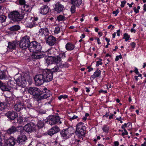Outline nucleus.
<instances>
[{
	"instance_id": "46",
	"label": "nucleus",
	"mask_w": 146,
	"mask_h": 146,
	"mask_svg": "<svg viewBox=\"0 0 146 146\" xmlns=\"http://www.w3.org/2000/svg\"><path fill=\"white\" fill-rule=\"evenodd\" d=\"M23 6L25 11L27 12L29 11L30 9V6L29 5H27L25 4Z\"/></svg>"
},
{
	"instance_id": "36",
	"label": "nucleus",
	"mask_w": 146,
	"mask_h": 146,
	"mask_svg": "<svg viewBox=\"0 0 146 146\" xmlns=\"http://www.w3.org/2000/svg\"><path fill=\"white\" fill-rule=\"evenodd\" d=\"M69 132L70 136L72 134L74 133L75 131L74 128L72 127H68L66 129Z\"/></svg>"
},
{
	"instance_id": "16",
	"label": "nucleus",
	"mask_w": 146,
	"mask_h": 146,
	"mask_svg": "<svg viewBox=\"0 0 146 146\" xmlns=\"http://www.w3.org/2000/svg\"><path fill=\"white\" fill-rule=\"evenodd\" d=\"M56 61V64H58L61 61L62 59H64L66 57V54L64 52H61L57 56H54Z\"/></svg>"
},
{
	"instance_id": "23",
	"label": "nucleus",
	"mask_w": 146,
	"mask_h": 146,
	"mask_svg": "<svg viewBox=\"0 0 146 146\" xmlns=\"http://www.w3.org/2000/svg\"><path fill=\"white\" fill-rule=\"evenodd\" d=\"M60 133L64 139H67L70 136L69 132L66 129H64L61 131Z\"/></svg>"
},
{
	"instance_id": "47",
	"label": "nucleus",
	"mask_w": 146,
	"mask_h": 146,
	"mask_svg": "<svg viewBox=\"0 0 146 146\" xmlns=\"http://www.w3.org/2000/svg\"><path fill=\"white\" fill-rule=\"evenodd\" d=\"M19 4L21 5L24 6L26 3L25 0H18Z\"/></svg>"
},
{
	"instance_id": "60",
	"label": "nucleus",
	"mask_w": 146,
	"mask_h": 146,
	"mask_svg": "<svg viewBox=\"0 0 146 146\" xmlns=\"http://www.w3.org/2000/svg\"><path fill=\"white\" fill-rule=\"evenodd\" d=\"M114 145L113 146H118L119 145V142L118 141H115L114 142Z\"/></svg>"
},
{
	"instance_id": "10",
	"label": "nucleus",
	"mask_w": 146,
	"mask_h": 146,
	"mask_svg": "<svg viewBox=\"0 0 146 146\" xmlns=\"http://www.w3.org/2000/svg\"><path fill=\"white\" fill-rule=\"evenodd\" d=\"M5 115L11 120H14L18 116L17 113L14 111H9L5 114Z\"/></svg>"
},
{
	"instance_id": "39",
	"label": "nucleus",
	"mask_w": 146,
	"mask_h": 146,
	"mask_svg": "<svg viewBox=\"0 0 146 146\" xmlns=\"http://www.w3.org/2000/svg\"><path fill=\"white\" fill-rule=\"evenodd\" d=\"M57 19L58 21H62L66 20V18L64 16L60 15L57 17Z\"/></svg>"
},
{
	"instance_id": "8",
	"label": "nucleus",
	"mask_w": 146,
	"mask_h": 146,
	"mask_svg": "<svg viewBox=\"0 0 146 146\" xmlns=\"http://www.w3.org/2000/svg\"><path fill=\"white\" fill-rule=\"evenodd\" d=\"M16 84L19 86L24 88L27 84V82L25 78H22V76H21L17 79Z\"/></svg>"
},
{
	"instance_id": "31",
	"label": "nucleus",
	"mask_w": 146,
	"mask_h": 146,
	"mask_svg": "<svg viewBox=\"0 0 146 146\" xmlns=\"http://www.w3.org/2000/svg\"><path fill=\"white\" fill-rule=\"evenodd\" d=\"M101 73V71L98 69H97V70L94 72V74L91 77L94 78L98 77L100 76Z\"/></svg>"
},
{
	"instance_id": "44",
	"label": "nucleus",
	"mask_w": 146,
	"mask_h": 146,
	"mask_svg": "<svg viewBox=\"0 0 146 146\" xmlns=\"http://www.w3.org/2000/svg\"><path fill=\"white\" fill-rule=\"evenodd\" d=\"M6 141L1 140L0 141V146H7L8 145L7 143H6Z\"/></svg>"
},
{
	"instance_id": "25",
	"label": "nucleus",
	"mask_w": 146,
	"mask_h": 146,
	"mask_svg": "<svg viewBox=\"0 0 146 146\" xmlns=\"http://www.w3.org/2000/svg\"><path fill=\"white\" fill-rule=\"evenodd\" d=\"M17 130V129L15 127L12 126L7 130V132L9 134H11L15 133Z\"/></svg>"
},
{
	"instance_id": "59",
	"label": "nucleus",
	"mask_w": 146,
	"mask_h": 146,
	"mask_svg": "<svg viewBox=\"0 0 146 146\" xmlns=\"http://www.w3.org/2000/svg\"><path fill=\"white\" fill-rule=\"evenodd\" d=\"M103 131L105 132H107L108 131V129L107 127H104L103 128Z\"/></svg>"
},
{
	"instance_id": "11",
	"label": "nucleus",
	"mask_w": 146,
	"mask_h": 146,
	"mask_svg": "<svg viewBox=\"0 0 146 146\" xmlns=\"http://www.w3.org/2000/svg\"><path fill=\"white\" fill-rule=\"evenodd\" d=\"M56 38L50 35L47 38L46 40V43L50 46L54 45L56 43Z\"/></svg>"
},
{
	"instance_id": "1",
	"label": "nucleus",
	"mask_w": 146,
	"mask_h": 146,
	"mask_svg": "<svg viewBox=\"0 0 146 146\" xmlns=\"http://www.w3.org/2000/svg\"><path fill=\"white\" fill-rule=\"evenodd\" d=\"M53 78L52 72L50 70L47 69L43 70L40 74L36 75L34 80L36 85L38 86L41 85L45 82L52 81Z\"/></svg>"
},
{
	"instance_id": "2",
	"label": "nucleus",
	"mask_w": 146,
	"mask_h": 146,
	"mask_svg": "<svg viewBox=\"0 0 146 146\" xmlns=\"http://www.w3.org/2000/svg\"><path fill=\"white\" fill-rule=\"evenodd\" d=\"M28 49L31 52L40 51L41 50L42 46L40 43L36 41H32L30 43Z\"/></svg>"
},
{
	"instance_id": "4",
	"label": "nucleus",
	"mask_w": 146,
	"mask_h": 146,
	"mask_svg": "<svg viewBox=\"0 0 146 146\" xmlns=\"http://www.w3.org/2000/svg\"><path fill=\"white\" fill-rule=\"evenodd\" d=\"M60 118L58 116L51 115L48 117L47 121L50 125H52L57 123L59 122L60 123H61V122L60 121Z\"/></svg>"
},
{
	"instance_id": "18",
	"label": "nucleus",
	"mask_w": 146,
	"mask_h": 146,
	"mask_svg": "<svg viewBox=\"0 0 146 146\" xmlns=\"http://www.w3.org/2000/svg\"><path fill=\"white\" fill-rule=\"evenodd\" d=\"M33 123H29L25 126L24 129L27 132H31L33 130Z\"/></svg>"
},
{
	"instance_id": "6",
	"label": "nucleus",
	"mask_w": 146,
	"mask_h": 146,
	"mask_svg": "<svg viewBox=\"0 0 146 146\" xmlns=\"http://www.w3.org/2000/svg\"><path fill=\"white\" fill-rule=\"evenodd\" d=\"M25 108L24 103L22 99L18 100L13 107L14 110L16 111L19 112Z\"/></svg>"
},
{
	"instance_id": "41",
	"label": "nucleus",
	"mask_w": 146,
	"mask_h": 146,
	"mask_svg": "<svg viewBox=\"0 0 146 146\" xmlns=\"http://www.w3.org/2000/svg\"><path fill=\"white\" fill-rule=\"evenodd\" d=\"M24 106L25 108H24V110L27 109V108H31L32 107V105L29 102H27L26 104H24Z\"/></svg>"
},
{
	"instance_id": "34",
	"label": "nucleus",
	"mask_w": 146,
	"mask_h": 146,
	"mask_svg": "<svg viewBox=\"0 0 146 146\" xmlns=\"http://www.w3.org/2000/svg\"><path fill=\"white\" fill-rule=\"evenodd\" d=\"M6 107L5 103L0 102V115L2 114L3 111L4 110Z\"/></svg>"
},
{
	"instance_id": "32",
	"label": "nucleus",
	"mask_w": 146,
	"mask_h": 146,
	"mask_svg": "<svg viewBox=\"0 0 146 146\" xmlns=\"http://www.w3.org/2000/svg\"><path fill=\"white\" fill-rule=\"evenodd\" d=\"M20 29V26L18 25H15L13 26L10 27L9 29L11 31H16Z\"/></svg>"
},
{
	"instance_id": "13",
	"label": "nucleus",
	"mask_w": 146,
	"mask_h": 146,
	"mask_svg": "<svg viewBox=\"0 0 146 146\" xmlns=\"http://www.w3.org/2000/svg\"><path fill=\"white\" fill-rule=\"evenodd\" d=\"M60 131V129L56 125L54 126L49 130L48 134L51 136L58 133Z\"/></svg>"
},
{
	"instance_id": "61",
	"label": "nucleus",
	"mask_w": 146,
	"mask_h": 146,
	"mask_svg": "<svg viewBox=\"0 0 146 146\" xmlns=\"http://www.w3.org/2000/svg\"><path fill=\"white\" fill-rule=\"evenodd\" d=\"M78 116H76V115H74L72 117H71L70 118V119H77L78 118Z\"/></svg>"
},
{
	"instance_id": "28",
	"label": "nucleus",
	"mask_w": 146,
	"mask_h": 146,
	"mask_svg": "<svg viewBox=\"0 0 146 146\" xmlns=\"http://www.w3.org/2000/svg\"><path fill=\"white\" fill-rule=\"evenodd\" d=\"M82 3V0H71V4L77 7L80 5Z\"/></svg>"
},
{
	"instance_id": "7",
	"label": "nucleus",
	"mask_w": 146,
	"mask_h": 146,
	"mask_svg": "<svg viewBox=\"0 0 146 146\" xmlns=\"http://www.w3.org/2000/svg\"><path fill=\"white\" fill-rule=\"evenodd\" d=\"M28 93L33 96H38L39 94L40 90L35 87H30L28 90Z\"/></svg>"
},
{
	"instance_id": "27",
	"label": "nucleus",
	"mask_w": 146,
	"mask_h": 146,
	"mask_svg": "<svg viewBox=\"0 0 146 146\" xmlns=\"http://www.w3.org/2000/svg\"><path fill=\"white\" fill-rule=\"evenodd\" d=\"M0 79L4 80H8L9 77L5 74L4 71H0Z\"/></svg>"
},
{
	"instance_id": "15",
	"label": "nucleus",
	"mask_w": 146,
	"mask_h": 146,
	"mask_svg": "<svg viewBox=\"0 0 146 146\" xmlns=\"http://www.w3.org/2000/svg\"><path fill=\"white\" fill-rule=\"evenodd\" d=\"M46 62L48 65L54 63L56 64L55 56H48V57L46 59Z\"/></svg>"
},
{
	"instance_id": "22",
	"label": "nucleus",
	"mask_w": 146,
	"mask_h": 146,
	"mask_svg": "<svg viewBox=\"0 0 146 146\" xmlns=\"http://www.w3.org/2000/svg\"><path fill=\"white\" fill-rule=\"evenodd\" d=\"M18 44V43L17 40L13 41L12 42H9L8 43V47L10 49H14Z\"/></svg>"
},
{
	"instance_id": "5",
	"label": "nucleus",
	"mask_w": 146,
	"mask_h": 146,
	"mask_svg": "<svg viewBox=\"0 0 146 146\" xmlns=\"http://www.w3.org/2000/svg\"><path fill=\"white\" fill-rule=\"evenodd\" d=\"M10 17L13 21H21L23 18V15H20L19 12L17 11L11 12L10 15Z\"/></svg>"
},
{
	"instance_id": "63",
	"label": "nucleus",
	"mask_w": 146,
	"mask_h": 146,
	"mask_svg": "<svg viewBox=\"0 0 146 146\" xmlns=\"http://www.w3.org/2000/svg\"><path fill=\"white\" fill-rule=\"evenodd\" d=\"M134 12L136 13H137L139 12V10L137 9H136L135 7H134Z\"/></svg>"
},
{
	"instance_id": "56",
	"label": "nucleus",
	"mask_w": 146,
	"mask_h": 146,
	"mask_svg": "<svg viewBox=\"0 0 146 146\" xmlns=\"http://www.w3.org/2000/svg\"><path fill=\"white\" fill-rule=\"evenodd\" d=\"M8 84L10 86L13 85V82L12 80H9L7 82Z\"/></svg>"
},
{
	"instance_id": "21",
	"label": "nucleus",
	"mask_w": 146,
	"mask_h": 146,
	"mask_svg": "<svg viewBox=\"0 0 146 146\" xmlns=\"http://www.w3.org/2000/svg\"><path fill=\"white\" fill-rule=\"evenodd\" d=\"M22 78H25V80L28 81L30 85L32 83V79L31 77L29 75V73L28 72L25 73L23 76H22Z\"/></svg>"
},
{
	"instance_id": "35",
	"label": "nucleus",
	"mask_w": 146,
	"mask_h": 146,
	"mask_svg": "<svg viewBox=\"0 0 146 146\" xmlns=\"http://www.w3.org/2000/svg\"><path fill=\"white\" fill-rule=\"evenodd\" d=\"M48 31V29L47 28L40 29L39 31V34L38 35L42 36H43V35H45V34H44V32H46Z\"/></svg>"
},
{
	"instance_id": "53",
	"label": "nucleus",
	"mask_w": 146,
	"mask_h": 146,
	"mask_svg": "<svg viewBox=\"0 0 146 146\" xmlns=\"http://www.w3.org/2000/svg\"><path fill=\"white\" fill-rule=\"evenodd\" d=\"M102 59H99V60L97 61L96 62V66H98L99 65H101L102 64V63L101 62L102 61Z\"/></svg>"
},
{
	"instance_id": "38",
	"label": "nucleus",
	"mask_w": 146,
	"mask_h": 146,
	"mask_svg": "<svg viewBox=\"0 0 146 146\" xmlns=\"http://www.w3.org/2000/svg\"><path fill=\"white\" fill-rule=\"evenodd\" d=\"M7 92H6V97L7 98H12L13 93L11 91H9V90L8 89V90H7Z\"/></svg>"
},
{
	"instance_id": "37",
	"label": "nucleus",
	"mask_w": 146,
	"mask_h": 146,
	"mask_svg": "<svg viewBox=\"0 0 146 146\" xmlns=\"http://www.w3.org/2000/svg\"><path fill=\"white\" fill-rule=\"evenodd\" d=\"M0 88L3 91H7L8 90V88L6 86L4 85L3 83L0 80Z\"/></svg>"
},
{
	"instance_id": "9",
	"label": "nucleus",
	"mask_w": 146,
	"mask_h": 146,
	"mask_svg": "<svg viewBox=\"0 0 146 146\" xmlns=\"http://www.w3.org/2000/svg\"><path fill=\"white\" fill-rule=\"evenodd\" d=\"M38 98L40 100L44 99L47 98L51 96L50 91H48L47 92H42L40 91L39 92V94L38 95Z\"/></svg>"
},
{
	"instance_id": "12",
	"label": "nucleus",
	"mask_w": 146,
	"mask_h": 146,
	"mask_svg": "<svg viewBox=\"0 0 146 146\" xmlns=\"http://www.w3.org/2000/svg\"><path fill=\"white\" fill-rule=\"evenodd\" d=\"M76 133L78 137H79V139L77 140V141L79 142V141H81L83 140V139L82 138L84 136L85 134L86 133V129H81L80 130L76 131Z\"/></svg>"
},
{
	"instance_id": "3",
	"label": "nucleus",
	"mask_w": 146,
	"mask_h": 146,
	"mask_svg": "<svg viewBox=\"0 0 146 146\" xmlns=\"http://www.w3.org/2000/svg\"><path fill=\"white\" fill-rule=\"evenodd\" d=\"M30 42L29 37L27 36H25L22 38L20 41V47L22 49H25L28 48Z\"/></svg>"
},
{
	"instance_id": "14",
	"label": "nucleus",
	"mask_w": 146,
	"mask_h": 146,
	"mask_svg": "<svg viewBox=\"0 0 146 146\" xmlns=\"http://www.w3.org/2000/svg\"><path fill=\"white\" fill-rule=\"evenodd\" d=\"M32 52L33 53L31 56L33 58L40 59L43 58L44 57V54L41 52V51H36Z\"/></svg>"
},
{
	"instance_id": "20",
	"label": "nucleus",
	"mask_w": 146,
	"mask_h": 146,
	"mask_svg": "<svg viewBox=\"0 0 146 146\" xmlns=\"http://www.w3.org/2000/svg\"><path fill=\"white\" fill-rule=\"evenodd\" d=\"M40 13L43 15H45L48 12L49 8L46 5H44L40 9Z\"/></svg>"
},
{
	"instance_id": "54",
	"label": "nucleus",
	"mask_w": 146,
	"mask_h": 146,
	"mask_svg": "<svg viewBox=\"0 0 146 146\" xmlns=\"http://www.w3.org/2000/svg\"><path fill=\"white\" fill-rule=\"evenodd\" d=\"M59 66L60 67L62 68L66 67V65L65 64H62V63H60L59 64Z\"/></svg>"
},
{
	"instance_id": "52",
	"label": "nucleus",
	"mask_w": 146,
	"mask_h": 146,
	"mask_svg": "<svg viewBox=\"0 0 146 146\" xmlns=\"http://www.w3.org/2000/svg\"><path fill=\"white\" fill-rule=\"evenodd\" d=\"M68 96L66 95H61L58 97V98L59 100H61L62 98L65 99L68 98Z\"/></svg>"
},
{
	"instance_id": "29",
	"label": "nucleus",
	"mask_w": 146,
	"mask_h": 146,
	"mask_svg": "<svg viewBox=\"0 0 146 146\" xmlns=\"http://www.w3.org/2000/svg\"><path fill=\"white\" fill-rule=\"evenodd\" d=\"M85 127L84 125V124L82 122H80L78 123L76 126V131L81 129H85Z\"/></svg>"
},
{
	"instance_id": "55",
	"label": "nucleus",
	"mask_w": 146,
	"mask_h": 146,
	"mask_svg": "<svg viewBox=\"0 0 146 146\" xmlns=\"http://www.w3.org/2000/svg\"><path fill=\"white\" fill-rule=\"evenodd\" d=\"M122 58V56L121 55H119V56H117L116 57V58L115 59V60L116 61H118L119 59V58L121 59Z\"/></svg>"
},
{
	"instance_id": "62",
	"label": "nucleus",
	"mask_w": 146,
	"mask_h": 146,
	"mask_svg": "<svg viewBox=\"0 0 146 146\" xmlns=\"http://www.w3.org/2000/svg\"><path fill=\"white\" fill-rule=\"evenodd\" d=\"M133 72H135L137 74H138L139 73V72L138 71V70L136 68H135V70Z\"/></svg>"
},
{
	"instance_id": "26",
	"label": "nucleus",
	"mask_w": 146,
	"mask_h": 146,
	"mask_svg": "<svg viewBox=\"0 0 146 146\" xmlns=\"http://www.w3.org/2000/svg\"><path fill=\"white\" fill-rule=\"evenodd\" d=\"M65 47L68 50H71L74 49L75 46L72 43L68 42L66 45Z\"/></svg>"
},
{
	"instance_id": "30",
	"label": "nucleus",
	"mask_w": 146,
	"mask_h": 146,
	"mask_svg": "<svg viewBox=\"0 0 146 146\" xmlns=\"http://www.w3.org/2000/svg\"><path fill=\"white\" fill-rule=\"evenodd\" d=\"M38 18L36 17H34L33 18V21H32V24H31V25H29L28 27H29L30 28H32L33 27H34L35 25H37L38 23L37 21L38 20Z\"/></svg>"
},
{
	"instance_id": "42",
	"label": "nucleus",
	"mask_w": 146,
	"mask_h": 146,
	"mask_svg": "<svg viewBox=\"0 0 146 146\" xmlns=\"http://www.w3.org/2000/svg\"><path fill=\"white\" fill-rule=\"evenodd\" d=\"M44 126V123L43 122L40 121L38 122L37 124V126L38 128H42Z\"/></svg>"
},
{
	"instance_id": "17",
	"label": "nucleus",
	"mask_w": 146,
	"mask_h": 146,
	"mask_svg": "<svg viewBox=\"0 0 146 146\" xmlns=\"http://www.w3.org/2000/svg\"><path fill=\"white\" fill-rule=\"evenodd\" d=\"M26 140V137L25 135H19L17 139V142L20 144H24Z\"/></svg>"
},
{
	"instance_id": "57",
	"label": "nucleus",
	"mask_w": 146,
	"mask_h": 146,
	"mask_svg": "<svg viewBox=\"0 0 146 146\" xmlns=\"http://www.w3.org/2000/svg\"><path fill=\"white\" fill-rule=\"evenodd\" d=\"M126 2L125 1H124L121 2V7H124L125 4L126 3Z\"/></svg>"
},
{
	"instance_id": "43",
	"label": "nucleus",
	"mask_w": 146,
	"mask_h": 146,
	"mask_svg": "<svg viewBox=\"0 0 146 146\" xmlns=\"http://www.w3.org/2000/svg\"><path fill=\"white\" fill-rule=\"evenodd\" d=\"M6 17L4 15H0V23H3L5 21Z\"/></svg>"
},
{
	"instance_id": "50",
	"label": "nucleus",
	"mask_w": 146,
	"mask_h": 146,
	"mask_svg": "<svg viewBox=\"0 0 146 146\" xmlns=\"http://www.w3.org/2000/svg\"><path fill=\"white\" fill-rule=\"evenodd\" d=\"M75 5H73L70 8V11L72 13H73L75 11Z\"/></svg>"
},
{
	"instance_id": "64",
	"label": "nucleus",
	"mask_w": 146,
	"mask_h": 146,
	"mask_svg": "<svg viewBox=\"0 0 146 146\" xmlns=\"http://www.w3.org/2000/svg\"><path fill=\"white\" fill-rule=\"evenodd\" d=\"M131 45L132 46V48H134L135 46V44L134 42H132L131 43Z\"/></svg>"
},
{
	"instance_id": "58",
	"label": "nucleus",
	"mask_w": 146,
	"mask_h": 146,
	"mask_svg": "<svg viewBox=\"0 0 146 146\" xmlns=\"http://www.w3.org/2000/svg\"><path fill=\"white\" fill-rule=\"evenodd\" d=\"M119 12V11L118 9H117L116 11H113V13L115 15V16H116L118 13Z\"/></svg>"
},
{
	"instance_id": "40",
	"label": "nucleus",
	"mask_w": 146,
	"mask_h": 146,
	"mask_svg": "<svg viewBox=\"0 0 146 146\" xmlns=\"http://www.w3.org/2000/svg\"><path fill=\"white\" fill-rule=\"evenodd\" d=\"M13 99V97L7 98V103L9 104H13L14 102Z\"/></svg>"
},
{
	"instance_id": "19",
	"label": "nucleus",
	"mask_w": 146,
	"mask_h": 146,
	"mask_svg": "<svg viewBox=\"0 0 146 146\" xmlns=\"http://www.w3.org/2000/svg\"><path fill=\"white\" fill-rule=\"evenodd\" d=\"M64 8V6L60 4V3L57 2L56 4L54 9L58 13H60L62 11Z\"/></svg>"
},
{
	"instance_id": "33",
	"label": "nucleus",
	"mask_w": 146,
	"mask_h": 146,
	"mask_svg": "<svg viewBox=\"0 0 146 146\" xmlns=\"http://www.w3.org/2000/svg\"><path fill=\"white\" fill-rule=\"evenodd\" d=\"M51 70L52 73L53 72H58L60 71V69L57 65L54 66V67L51 69Z\"/></svg>"
},
{
	"instance_id": "49",
	"label": "nucleus",
	"mask_w": 146,
	"mask_h": 146,
	"mask_svg": "<svg viewBox=\"0 0 146 146\" xmlns=\"http://www.w3.org/2000/svg\"><path fill=\"white\" fill-rule=\"evenodd\" d=\"M17 123L19 124H21L23 122V117L21 116L19 117L17 119Z\"/></svg>"
},
{
	"instance_id": "48",
	"label": "nucleus",
	"mask_w": 146,
	"mask_h": 146,
	"mask_svg": "<svg viewBox=\"0 0 146 146\" xmlns=\"http://www.w3.org/2000/svg\"><path fill=\"white\" fill-rule=\"evenodd\" d=\"M123 38L125 39L126 41L128 40L130 38V36L127 33H125L123 35Z\"/></svg>"
},
{
	"instance_id": "51",
	"label": "nucleus",
	"mask_w": 146,
	"mask_h": 146,
	"mask_svg": "<svg viewBox=\"0 0 146 146\" xmlns=\"http://www.w3.org/2000/svg\"><path fill=\"white\" fill-rule=\"evenodd\" d=\"M60 29L59 27H57L55 28L54 30V33L56 34H58L60 32Z\"/></svg>"
},
{
	"instance_id": "24",
	"label": "nucleus",
	"mask_w": 146,
	"mask_h": 146,
	"mask_svg": "<svg viewBox=\"0 0 146 146\" xmlns=\"http://www.w3.org/2000/svg\"><path fill=\"white\" fill-rule=\"evenodd\" d=\"M15 139L13 137L9 138L6 141L7 144L10 146H13L15 144Z\"/></svg>"
},
{
	"instance_id": "45",
	"label": "nucleus",
	"mask_w": 146,
	"mask_h": 146,
	"mask_svg": "<svg viewBox=\"0 0 146 146\" xmlns=\"http://www.w3.org/2000/svg\"><path fill=\"white\" fill-rule=\"evenodd\" d=\"M48 53V54L54 55H55L54 52V49L53 48H51L47 51Z\"/></svg>"
}]
</instances>
